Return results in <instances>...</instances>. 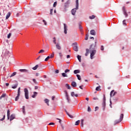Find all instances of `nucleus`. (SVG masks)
I'll list each match as a JSON object with an SVG mask.
<instances>
[{
	"label": "nucleus",
	"instance_id": "nucleus-1",
	"mask_svg": "<svg viewBox=\"0 0 131 131\" xmlns=\"http://www.w3.org/2000/svg\"><path fill=\"white\" fill-rule=\"evenodd\" d=\"M96 46H97V41H95V45L92 44L91 46L90 50H91L90 52V54H91L90 58L92 60L94 59V56H95V55H96V53H97V51L95 50Z\"/></svg>",
	"mask_w": 131,
	"mask_h": 131
},
{
	"label": "nucleus",
	"instance_id": "nucleus-2",
	"mask_svg": "<svg viewBox=\"0 0 131 131\" xmlns=\"http://www.w3.org/2000/svg\"><path fill=\"white\" fill-rule=\"evenodd\" d=\"M79 3H78V0L76 1V8H74L72 10V14L74 15H75V13H76V10H78V7H79Z\"/></svg>",
	"mask_w": 131,
	"mask_h": 131
},
{
	"label": "nucleus",
	"instance_id": "nucleus-3",
	"mask_svg": "<svg viewBox=\"0 0 131 131\" xmlns=\"http://www.w3.org/2000/svg\"><path fill=\"white\" fill-rule=\"evenodd\" d=\"M123 114H121L120 116V119L119 120H116L115 121V124H117V123H119V122H121V121L123 120Z\"/></svg>",
	"mask_w": 131,
	"mask_h": 131
},
{
	"label": "nucleus",
	"instance_id": "nucleus-4",
	"mask_svg": "<svg viewBox=\"0 0 131 131\" xmlns=\"http://www.w3.org/2000/svg\"><path fill=\"white\" fill-rule=\"evenodd\" d=\"M72 47L74 51L78 52V47L77 46V42H75L72 44Z\"/></svg>",
	"mask_w": 131,
	"mask_h": 131
},
{
	"label": "nucleus",
	"instance_id": "nucleus-5",
	"mask_svg": "<svg viewBox=\"0 0 131 131\" xmlns=\"http://www.w3.org/2000/svg\"><path fill=\"white\" fill-rule=\"evenodd\" d=\"M24 92H25V97L26 99H27V100H28V99H29L28 89H27V88H25L24 89Z\"/></svg>",
	"mask_w": 131,
	"mask_h": 131
},
{
	"label": "nucleus",
	"instance_id": "nucleus-6",
	"mask_svg": "<svg viewBox=\"0 0 131 131\" xmlns=\"http://www.w3.org/2000/svg\"><path fill=\"white\" fill-rule=\"evenodd\" d=\"M102 105L103 110H105V108L106 107V96H105V95H103V102Z\"/></svg>",
	"mask_w": 131,
	"mask_h": 131
},
{
	"label": "nucleus",
	"instance_id": "nucleus-7",
	"mask_svg": "<svg viewBox=\"0 0 131 131\" xmlns=\"http://www.w3.org/2000/svg\"><path fill=\"white\" fill-rule=\"evenodd\" d=\"M18 71L21 73H29V71L26 69H19Z\"/></svg>",
	"mask_w": 131,
	"mask_h": 131
},
{
	"label": "nucleus",
	"instance_id": "nucleus-8",
	"mask_svg": "<svg viewBox=\"0 0 131 131\" xmlns=\"http://www.w3.org/2000/svg\"><path fill=\"white\" fill-rule=\"evenodd\" d=\"M122 11L123 12L124 15L125 16V17H128V14H127V13H126V10H125V7H123L122 8Z\"/></svg>",
	"mask_w": 131,
	"mask_h": 131
},
{
	"label": "nucleus",
	"instance_id": "nucleus-9",
	"mask_svg": "<svg viewBox=\"0 0 131 131\" xmlns=\"http://www.w3.org/2000/svg\"><path fill=\"white\" fill-rule=\"evenodd\" d=\"M117 94V93L116 92H114V90H112L111 92L110 96L111 97H114V96H115V95Z\"/></svg>",
	"mask_w": 131,
	"mask_h": 131
},
{
	"label": "nucleus",
	"instance_id": "nucleus-10",
	"mask_svg": "<svg viewBox=\"0 0 131 131\" xmlns=\"http://www.w3.org/2000/svg\"><path fill=\"white\" fill-rule=\"evenodd\" d=\"M63 26H64V33H65V34H67V30H68V29H67V26L66 25V24H63Z\"/></svg>",
	"mask_w": 131,
	"mask_h": 131
},
{
	"label": "nucleus",
	"instance_id": "nucleus-11",
	"mask_svg": "<svg viewBox=\"0 0 131 131\" xmlns=\"http://www.w3.org/2000/svg\"><path fill=\"white\" fill-rule=\"evenodd\" d=\"M70 2L71 1L70 0H68L66 3H65V5H64V7L66 8H68L69 7V5L70 4Z\"/></svg>",
	"mask_w": 131,
	"mask_h": 131
},
{
	"label": "nucleus",
	"instance_id": "nucleus-12",
	"mask_svg": "<svg viewBox=\"0 0 131 131\" xmlns=\"http://www.w3.org/2000/svg\"><path fill=\"white\" fill-rule=\"evenodd\" d=\"M56 48L57 49V50H61V46H60V44L59 43H57L56 45Z\"/></svg>",
	"mask_w": 131,
	"mask_h": 131
},
{
	"label": "nucleus",
	"instance_id": "nucleus-13",
	"mask_svg": "<svg viewBox=\"0 0 131 131\" xmlns=\"http://www.w3.org/2000/svg\"><path fill=\"white\" fill-rule=\"evenodd\" d=\"M90 33L92 35H96V31H95V30H92L90 31Z\"/></svg>",
	"mask_w": 131,
	"mask_h": 131
},
{
	"label": "nucleus",
	"instance_id": "nucleus-14",
	"mask_svg": "<svg viewBox=\"0 0 131 131\" xmlns=\"http://www.w3.org/2000/svg\"><path fill=\"white\" fill-rule=\"evenodd\" d=\"M76 82H74V81H73L72 82V86H73V88H76Z\"/></svg>",
	"mask_w": 131,
	"mask_h": 131
},
{
	"label": "nucleus",
	"instance_id": "nucleus-15",
	"mask_svg": "<svg viewBox=\"0 0 131 131\" xmlns=\"http://www.w3.org/2000/svg\"><path fill=\"white\" fill-rule=\"evenodd\" d=\"M10 16H11V13L9 12L6 15V19H8V18H10Z\"/></svg>",
	"mask_w": 131,
	"mask_h": 131
},
{
	"label": "nucleus",
	"instance_id": "nucleus-16",
	"mask_svg": "<svg viewBox=\"0 0 131 131\" xmlns=\"http://www.w3.org/2000/svg\"><path fill=\"white\" fill-rule=\"evenodd\" d=\"M20 88H19L18 89V94H17V100H18V99H19V96H20Z\"/></svg>",
	"mask_w": 131,
	"mask_h": 131
},
{
	"label": "nucleus",
	"instance_id": "nucleus-17",
	"mask_svg": "<svg viewBox=\"0 0 131 131\" xmlns=\"http://www.w3.org/2000/svg\"><path fill=\"white\" fill-rule=\"evenodd\" d=\"M33 95L32 96V98H35L37 96V92H33Z\"/></svg>",
	"mask_w": 131,
	"mask_h": 131
},
{
	"label": "nucleus",
	"instance_id": "nucleus-18",
	"mask_svg": "<svg viewBox=\"0 0 131 131\" xmlns=\"http://www.w3.org/2000/svg\"><path fill=\"white\" fill-rule=\"evenodd\" d=\"M71 96H72V97H78V95L75 94L74 93V92H72L71 93Z\"/></svg>",
	"mask_w": 131,
	"mask_h": 131
},
{
	"label": "nucleus",
	"instance_id": "nucleus-19",
	"mask_svg": "<svg viewBox=\"0 0 131 131\" xmlns=\"http://www.w3.org/2000/svg\"><path fill=\"white\" fill-rule=\"evenodd\" d=\"M13 119H15V115H11L10 116V121H12Z\"/></svg>",
	"mask_w": 131,
	"mask_h": 131
},
{
	"label": "nucleus",
	"instance_id": "nucleus-20",
	"mask_svg": "<svg viewBox=\"0 0 131 131\" xmlns=\"http://www.w3.org/2000/svg\"><path fill=\"white\" fill-rule=\"evenodd\" d=\"M80 71L78 70H75L74 71V74H77V73H80Z\"/></svg>",
	"mask_w": 131,
	"mask_h": 131
},
{
	"label": "nucleus",
	"instance_id": "nucleus-21",
	"mask_svg": "<svg viewBox=\"0 0 131 131\" xmlns=\"http://www.w3.org/2000/svg\"><path fill=\"white\" fill-rule=\"evenodd\" d=\"M7 118L10 119V110L7 111Z\"/></svg>",
	"mask_w": 131,
	"mask_h": 131
},
{
	"label": "nucleus",
	"instance_id": "nucleus-22",
	"mask_svg": "<svg viewBox=\"0 0 131 131\" xmlns=\"http://www.w3.org/2000/svg\"><path fill=\"white\" fill-rule=\"evenodd\" d=\"M67 115H68V116H69V117H70L71 118H73V116H72V115H71L70 114H69V113H68V112H67V111H65Z\"/></svg>",
	"mask_w": 131,
	"mask_h": 131
},
{
	"label": "nucleus",
	"instance_id": "nucleus-23",
	"mask_svg": "<svg viewBox=\"0 0 131 131\" xmlns=\"http://www.w3.org/2000/svg\"><path fill=\"white\" fill-rule=\"evenodd\" d=\"M77 59L79 62H81V56L78 55Z\"/></svg>",
	"mask_w": 131,
	"mask_h": 131
},
{
	"label": "nucleus",
	"instance_id": "nucleus-24",
	"mask_svg": "<svg viewBox=\"0 0 131 131\" xmlns=\"http://www.w3.org/2000/svg\"><path fill=\"white\" fill-rule=\"evenodd\" d=\"M89 53H90V50H89V49H86V53H85V55L86 56H88V55H89Z\"/></svg>",
	"mask_w": 131,
	"mask_h": 131
},
{
	"label": "nucleus",
	"instance_id": "nucleus-25",
	"mask_svg": "<svg viewBox=\"0 0 131 131\" xmlns=\"http://www.w3.org/2000/svg\"><path fill=\"white\" fill-rule=\"evenodd\" d=\"M66 95L67 100H68V102H69V96H68V93H67V92H66Z\"/></svg>",
	"mask_w": 131,
	"mask_h": 131
},
{
	"label": "nucleus",
	"instance_id": "nucleus-26",
	"mask_svg": "<svg viewBox=\"0 0 131 131\" xmlns=\"http://www.w3.org/2000/svg\"><path fill=\"white\" fill-rule=\"evenodd\" d=\"M38 68V65H36L34 67L32 68L33 70H36Z\"/></svg>",
	"mask_w": 131,
	"mask_h": 131
},
{
	"label": "nucleus",
	"instance_id": "nucleus-27",
	"mask_svg": "<svg viewBox=\"0 0 131 131\" xmlns=\"http://www.w3.org/2000/svg\"><path fill=\"white\" fill-rule=\"evenodd\" d=\"M45 103H46V104H47L48 106H49V99H45Z\"/></svg>",
	"mask_w": 131,
	"mask_h": 131
},
{
	"label": "nucleus",
	"instance_id": "nucleus-28",
	"mask_svg": "<svg viewBox=\"0 0 131 131\" xmlns=\"http://www.w3.org/2000/svg\"><path fill=\"white\" fill-rule=\"evenodd\" d=\"M76 76H77L78 80H81V77H80V75L77 74Z\"/></svg>",
	"mask_w": 131,
	"mask_h": 131
},
{
	"label": "nucleus",
	"instance_id": "nucleus-29",
	"mask_svg": "<svg viewBox=\"0 0 131 131\" xmlns=\"http://www.w3.org/2000/svg\"><path fill=\"white\" fill-rule=\"evenodd\" d=\"M89 18L91 19H95V18H96V16L93 15L91 16H90Z\"/></svg>",
	"mask_w": 131,
	"mask_h": 131
},
{
	"label": "nucleus",
	"instance_id": "nucleus-30",
	"mask_svg": "<svg viewBox=\"0 0 131 131\" xmlns=\"http://www.w3.org/2000/svg\"><path fill=\"white\" fill-rule=\"evenodd\" d=\"M56 37H53V43L55 45L57 44V42H56Z\"/></svg>",
	"mask_w": 131,
	"mask_h": 131
},
{
	"label": "nucleus",
	"instance_id": "nucleus-31",
	"mask_svg": "<svg viewBox=\"0 0 131 131\" xmlns=\"http://www.w3.org/2000/svg\"><path fill=\"white\" fill-rule=\"evenodd\" d=\"M66 88H68V90H70L71 89V88L70 87V85H69V84H66Z\"/></svg>",
	"mask_w": 131,
	"mask_h": 131
},
{
	"label": "nucleus",
	"instance_id": "nucleus-32",
	"mask_svg": "<svg viewBox=\"0 0 131 131\" xmlns=\"http://www.w3.org/2000/svg\"><path fill=\"white\" fill-rule=\"evenodd\" d=\"M62 76H63V77H67V74L65 73H62Z\"/></svg>",
	"mask_w": 131,
	"mask_h": 131
},
{
	"label": "nucleus",
	"instance_id": "nucleus-33",
	"mask_svg": "<svg viewBox=\"0 0 131 131\" xmlns=\"http://www.w3.org/2000/svg\"><path fill=\"white\" fill-rule=\"evenodd\" d=\"M23 113L25 114V106H23Z\"/></svg>",
	"mask_w": 131,
	"mask_h": 131
},
{
	"label": "nucleus",
	"instance_id": "nucleus-34",
	"mask_svg": "<svg viewBox=\"0 0 131 131\" xmlns=\"http://www.w3.org/2000/svg\"><path fill=\"white\" fill-rule=\"evenodd\" d=\"M80 122V120H78V121H76L75 125H78L79 124Z\"/></svg>",
	"mask_w": 131,
	"mask_h": 131
},
{
	"label": "nucleus",
	"instance_id": "nucleus-35",
	"mask_svg": "<svg viewBox=\"0 0 131 131\" xmlns=\"http://www.w3.org/2000/svg\"><path fill=\"white\" fill-rule=\"evenodd\" d=\"M42 53H45V50H41L39 51L38 54H42Z\"/></svg>",
	"mask_w": 131,
	"mask_h": 131
},
{
	"label": "nucleus",
	"instance_id": "nucleus-36",
	"mask_svg": "<svg viewBox=\"0 0 131 131\" xmlns=\"http://www.w3.org/2000/svg\"><path fill=\"white\" fill-rule=\"evenodd\" d=\"M16 74H17L16 72H14L12 74V75L10 76V77H12L13 76H15V75H16Z\"/></svg>",
	"mask_w": 131,
	"mask_h": 131
},
{
	"label": "nucleus",
	"instance_id": "nucleus-37",
	"mask_svg": "<svg viewBox=\"0 0 131 131\" xmlns=\"http://www.w3.org/2000/svg\"><path fill=\"white\" fill-rule=\"evenodd\" d=\"M51 58L50 56H48L45 60V61H46V62L48 61V60Z\"/></svg>",
	"mask_w": 131,
	"mask_h": 131
},
{
	"label": "nucleus",
	"instance_id": "nucleus-38",
	"mask_svg": "<svg viewBox=\"0 0 131 131\" xmlns=\"http://www.w3.org/2000/svg\"><path fill=\"white\" fill-rule=\"evenodd\" d=\"M125 19L123 20V25L124 26H126V23H125Z\"/></svg>",
	"mask_w": 131,
	"mask_h": 131
},
{
	"label": "nucleus",
	"instance_id": "nucleus-39",
	"mask_svg": "<svg viewBox=\"0 0 131 131\" xmlns=\"http://www.w3.org/2000/svg\"><path fill=\"white\" fill-rule=\"evenodd\" d=\"M83 121H84V120L83 119H82L81 120V126L82 127H83Z\"/></svg>",
	"mask_w": 131,
	"mask_h": 131
},
{
	"label": "nucleus",
	"instance_id": "nucleus-40",
	"mask_svg": "<svg viewBox=\"0 0 131 131\" xmlns=\"http://www.w3.org/2000/svg\"><path fill=\"white\" fill-rule=\"evenodd\" d=\"M5 97H6V94H2V95L0 97V99H2V98H5Z\"/></svg>",
	"mask_w": 131,
	"mask_h": 131
},
{
	"label": "nucleus",
	"instance_id": "nucleus-41",
	"mask_svg": "<svg viewBox=\"0 0 131 131\" xmlns=\"http://www.w3.org/2000/svg\"><path fill=\"white\" fill-rule=\"evenodd\" d=\"M5 118H6V115H4L3 118L0 119L1 121H3V120H5Z\"/></svg>",
	"mask_w": 131,
	"mask_h": 131
},
{
	"label": "nucleus",
	"instance_id": "nucleus-42",
	"mask_svg": "<svg viewBox=\"0 0 131 131\" xmlns=\"http://www.w3.org/2000/svg\"><path fill=\"white\" fill-rule=\"evenodd\" d=\"M100 88H101V87H100V86H97V87L96 88V91H100Z\"/></svg>",
	"mask_w": 131,
	"mask_h": 131
},
{
	"label": "nucleus",
	"instance_id": "nucleus-43",
	"mask_svg": "<svg viewBox=\"0 0 131 131\" xmlns=\"http://www.w3.org/2000/svg\"><path fill=\"white\" fill-rule=\"evenodd\" d=\"M55 55V53L53 52L50 56V58H54V56Z\"/></svg>",
	"mask_w": 131,
	"mask_h": 131
},
{
	"label": "nucleus",
	"instance_id": "nucleus-44",
	"mask_svg": "<svg viewBox=\"0 0 131 131\" xmlns=\"http://www.w3.org/2000/svg\"><path fill=\"white\" fill-rule=\"evenodd\" d=\"M32 80L34 83H35V84L37 83V82H36V80L35 79H33Z\"/></svg>",
	"mask_w": 131,
	"mask_h": 131
},
{
	"label": "nucleus",
	"instance_id": "nucleus-45",
	"mask_svg": "<svg viewBox=\"0 0 131 131\" xmlns=\"http://www.w3.org/2000/svg\"><path fill=\"white\" fill-rule=\"evenodd\" d=\"M54 10L53 9H51L50 10V15H53V12Z\"/></svg>",
	"mask_w": 131,
	"mask_h": 131
},
{
	"label": "nucleus",
	"instance_id": "nucleus-46",
	"mask_svg": "<svg viewBox=\"0 0 131 131\" xmlns=\"http://www.w3.org/2000/svg\"><path fill=\"white\" fill-rule=\"evenodd\" d=\"M85 39V40H88V39H89V35L88 34L86 35Z\"/></svg>",
	"mask_w": 131,
	"mask_h": 131
},
{
	"label": "nucleus",
	"instance_id": "nucleus-47",
	"mask_svg": "<svg viewBox=\"0 0 131 131\" xmlns=\"http://www.w3.org/2000/svg\"><path fill=\"white\" fill-rule=\"evenodd\" d=\"M57 6V2H54L53 4V7L54 8H56V6Z\"/></svg>",
	"mask_w": 131,
	"mask_h": 131
},
{
	"label": "nucleus",
	"instance_id": "nucleus-48",
	"mask_svg": "<svg viewBox=\"0 0 131 131\" xmlns=\"http://www.w3.org/2000/svg\"><path fill=\"white\" fill-rule=\"evenodd\" d=\"M88 112H91V109L90 106H88Z\"/></svg>",
	"mask_w": 131,
	"mask_h": 131
},
{
	"label": "nucleus",
	"instance_id": "nucleus-49",
	"mask_svg": "<svg viewBox=\"0 0 131 131\" xmlns=\"http://www.w3.org/2000/svg\"><path fill=\"white\" fill-rule=\"evenodd\" d=\"M100 50H101V51H104V46H101L100 47Z\"/></svg>",
	"mask_w": 131,
	"mask_h": 131
},
{
	"label": "nucleus",
	"instance_id": "nucleus-50",
	"mask_svg": "<svg viewBox=\"0 0 131 131\" xmlns=\"http://www.w3.org/2000/svg\"><path fill=\"white\" fill-rule=\"evenodd\" d=\"M49 125H55V123H53V122L50 123L49 124Z\"/></svg>",
	"mask_w": 131,
	"mask_h": 131
},
{
	"label": "nucleus",
	"instance_id": "nucleus-51",
	"mask_svg": "<svg viewBox=\"0 0 131 131\" xmlns=\"http://www.w3.org/2000/svg\"><path fill=\"white\" fill-rule=\"evenodd\" d=\"M69 71H70V70L66 69V70L64 71V72H65V73H67V72H69Z\"/></svg>",
	"mask_w": 131,
	"mask_h": 131
},
{
	"label": "nucleus",
	"instance_id": "nucleus-52",
	"mask_svg": "<svg viewBox=\"0 0 131 131\" xmlns=\"http://www.w3.org/2000/svg\"><path fill=\"white\" fill-rule=\"evenodd\" d=\"M11 37V33H10L8 35H7V38H10Z\"/></svg>",
	"mask_w": 131,
	"mask_h": 131
},
{
	"label": "nucleus",
	"instance_id": "nucleus-53",
	"mask_svg": "<svg viewBox=\"0 0 131 131\" xmlns=\"http://www.w3.org/2000/svg\"><path fill=\"white\" fill-rule=\"evenodd\" d=\"M17 88V85H14V86H12V89H16Z\"/></svg>",
	"mask_w": 131,
	"mask_h": 131
},
{
	"label": "nucleus",
	"instance_id": "nucleus-54",
	"mask_svg": "<svg viewBox=\"0 0 131 131\" xmlns=\"http://www.w3.org/2000/svg\"><path fill=\"white\" fill-rule=\"evenodd\" d=\"M82 87H83V85H81L79 86V88L81 89V90H83V88H82Z\"/></svg>",
	"mask_w": 131,
	"mask_h": 131
},
{
	"label": "nucleus",
	"instance_id": "nucleus-55",
	"mask_svg": "<svg viewBox=\"0 0 131 131\" xmlns=\"http://www.w3.org/2000/svg\"><path fill=\"white\" fill-rule=\"evenodd\" d=\"M43 23H44V25H47V21L45 20V19H43Z\"/></svg>",
	"mask_w": 131,
	"mask_h": 131
},
{
	"label": "nucleus",
	"instance_id": "nucleus-56",
	"mask_svg": "<svg viewBox=\"0 0 131 131\" xmlns=\"http://www.w3.org/2000/svg\"><path fill=\"white\" fill-rule=\"evenodd\" d=\"M79 29H80V31H82V27H81V26H79Z\"/></svg>",
	"mask_w": 131,
	"mask_h": 131
},
{
	"label": "nucleus",
	"instance_id": "nucleus-57",
	"mask_svg": "<svg viewBox=\"0 0 131 131\" xmlns=\"http://www.w3.org/2000/svg\"><path fill=\"white\" fill-rule=\"evenodd\" d=\"M57 120H59V123L61 124V122L62 121L61 120V119H59V118H57L56 119Z\"/></svg>",
	"mask_w": 131,
	"mask_h": 131
},
{
	"label": "nucleus",
	"instance_id": "nucleus-58",
	"mask_svg": "<svg viewBox=\"0 0 131 131\" xmlns=\"http://www.w3.org/2000/svg\"><path fill=\"white\" fill-rule=\"evenodd\" d=\"M55 73H59V70H56Z\"/></svg>",
	"mask_w": 131,
	"mask_h": 131
},
{
	"label": "nucleus",
	"instance_id": "nucleus-59",
	"mask_svg": "<svg viewBox=\"0 0 131 131\" xmlns=\"http://www.w3.org/2000/svg\"><path fill=\"white\" fill-rule=\"evenodd\" d=\"M67 59H69V58H70V55H68L67 56Z\"/></svg>",
	"mask_w": 131,
	"mask_h": 131
},
{
	"label": "nucleus",
	"instance_id": "nucleus-60",
	"mask_svg": "<svg viewBox=\"0 0 131 131\" xmlns=\"http://www.w3.org/2000/svg\"><path fill=\"white\" fill-rule=\"evenodd\" d=\"M93 100H98V99L97 97H94Z\"/></svg>",
	"mask_w": 131,
	"mask_h": 131
},
{
	"label": "nucleus",
	"instance_id": "nucleus-61",
	"mask_svg": "<svg viewBox=\"0 0 131 131\" xmlns=\"http://www.w3.org/2000/svg\"><path fill=\"white\" fill-rule=\"evenodd\" d=\"M52 100H53V101L55 100V96H52Z\"/></svg>",
	"mask_w": 131,
	"mask_h": 131
},
{
	"label": "nucleus",
	"instance_id": "nucleus-62",
	"mask_svg": "<svg viewBox=\"0 0 131 131\" xmlns=\"http://www.w3.org/2000/svg\"><path fill=\"white\" fill-rule=\"evenodd\" d=\"M37 89H38V86H35V90H37Z\"/></svg>",
	"mask_w": 131,
	"mask_h": 131
},
{
	"label": "nucleus",
	"instance_id": "nucleus-63",
	"mask_svg": "<svg viewBox=\"0 0 131 131\" xmlns=\"http://www.w3.org/2000/svg\"><path fill=\"white\" fill-rule=\"evenodd\" d=\"M97 109H99V107L98 106H96L95 107V111H96Z\"/></svg>",
	"mask_w": 131,
	"mask_h": 131
},
{
	"label": "nucleus",
	"instance_id": "nucleus-64",
	"mask_svg": "<svg viewBox=\"0 0 131 131\" xmlns=\"http://www.w3.org/2000/svg\"><path fill=\"white\" fill-rule=\"evenodd\" d=\"M6 86H9V83H6Z\"/></svg>",
	"mask_w": 131,
	"mask_h": 131
}]
</instances>
